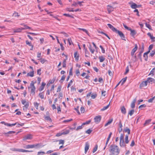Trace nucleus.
Here are the masks:
<instances>
[{
  "label": "nucleus",
  "instance_id": "obj_34",
  "mask_svg": "<svg viewBox=\"0 0 155 155\" xmlns=\"http://www.w3.org/2000/svg\"><path fill=\"white\" fill-rule=\"evenodd\" d=\"M63 15L66 16V17H70L72 18H74V17H73V16L70 15L69 14L64 13L63 14Z\"/></svg>",
  "mask_w": 155,
  "mask_h": 155
},
{
  "label": "nucleus",
  "instance_id": "obj_58",
  "mask_svg": "<svg viewBox=\"0 0 155 155\" xmlns=\"http://www.w3.org/2000/svg\"><path fill=\"white\" fill-rule=\"evenodd\" d=\"M81 113H84L85 111V109L83 107H81L80 109Z\"/></svg>",
  "mask_w": 155,
  "mask_h": 155
},
{
  "label": "nucleus",
  "instance_id": "obj_33",
  "mask_svg": "<svg viewBox=\"0 0 155 155\" xmlns=\"http://www.w3.org/2000/svg\"><path fill=\"white\" fill-rule=\"evenodd\" d=\"M56 77L54 78L52 80H50L49 81V84H52L55 81Z\"/></svg>",
  "mask_w": 155,
  "mask_h": 155
},
{
  "label": "nucleus",
  "instance_id": "obj_13",
  "mask_svg": "<svg viewBox=\"0 0 155 155\" xmlns=\"http://www.w3.org/2000/svg\"><path fill=\"white\" fill-rule=\"evenodd\" d=\"M137 101V99L136 98L134 99L133 101L132 102L131 104L130 107L131 108H134L135 107V103Z\"/></svg>",
  "mask_w": 155,
  "mask_h": 155
},
{
  "label": "nucleus",
  "instance_id": "obj_9",
  "mask_svg": "<svg viewBox=\"0 0 155 155\" xmlns=\"http://www.w3.org/2000/svg\"><path fill=\"white\" fill-rule=\"evenodd\" d=\"M138 48V47L137 45V44H135V47L131 51V55L132 56H133L134 53L137 50Z\"/></svg>",
  "mask_w": 155,
  "mask_h": 155
},
{
  "label": "nucleus",
  "instance_id": "obj_60",
  "mask_svg": "<svg viewBox=\"0 0 155 155\" xmlns=\"http://www.w3.org/2000/svg\"><path fill=\"white\" fill-rule=\"evenodd\" d=\"M100 47L101 48V49L102 52L103 53H105V50L104 49L103 47L101 45H100Z\"/></svg>",
  "mask_w": 155,
  "mask_h": 155
},
{
  "label": "nucleus",
  "instance_id": "obj_54",
  "mask_svg": "<svg viewBox=\"0 0 155 155\" xmlns=\"http://www.w3.org/2000/svg\"><path fill=\"white\" fill-rule=\"evenodd\" d=\"M129 71V68L128 66H127L126 68V71L124 73L125 74H127Z\"/></svg>",
  "mask_w": 155,
  "mask_h": 155
},
{
  "label": "nucleus",
  "instance_id": "obj_24",
  "mask_svg": "<svg viewBox=\"0 0 155 155\" xmlns=\"http://www.w3.org/2000/svg\"><path fill=\"white\" fill-rule=\"evenodd\" d=\"M128 136L127 135H126L125 137V142H124V143H125V144H128L129 143V141L128 140Z\"/></svg>",
  "mask_w": 155,
  "mask_h": 155
},
{
  "label": "nucleus",
  "instance_id": "obj_26",
  "mask_svg": "<svg viewBox=\"0 0 155 155\" xmlns=\"http://www.w3.org/2000/svg\"><path fill=\"white\" fill-rule=\"evenodd\" d=\"M22 28H18L14 30V32H21V31L23 30L22 29Z\"/></svg>",
  "mask_w": 155,
  "mask_h": 155
},
{
  "label": "nucleus",
  "instance_id": "obj_18",
  "mask_svg": "<svg viewBox=\"0 0 155 155\" xmlns=\"http://www.w3.org/2000/svg\"><path fill=\"white\" fill-rule=\"evenodd\" d=\"M45 85H46V83L44 82H42V83L40 87V88L39 89V90L40 91H42L44 89V87Z\"/></svg>",
  "mask_w": 155,
  "mask_h": 155
},
{
  "label": "nucleus",
  "instance_id": "obj_46",
  "mask_svg": "<svg viewBox=\"0 0 155 155\" xmlns=\"http://www.w3.org/2000/svg\"><path fill=\"white\" fill-rule=\"evenodd\" d=\"M83 125H82V124L81 125L78 126L77 127V128L76 129V130L77 131V130H78L80 129H82L83 128Z\"/></svg>",
  "mask_w": 155,
  "mask_h": 155
},
{
  "label": "nucleus",
  "instance_id": "obj_47",
  "mask_svg": "<svg viewBox=\"0 0 155 155\" xmlns=\"http://www.w3.org/2000/svg\"><path fill=\"white\" fill-rule=\"evenodd\" d=\"M91 121V120H89L86 121V122L82 124V125H85L86 124H89Z\"/></svg>",
  "mask_w": 155,
  "mask_h": 155
},
{
  "label": "nucleus",
  "instance_id": "obj_20",
  "mask_svg": "<svg viewBox=\"0 0 155 155\" xmlns=\"http://www.w3.org/2000/svg\"><path fill=\"white\" fill-rule=\"evenodd\" d=\"M124 132H127V133L128 134H130V130L127 127H126L124 129Z\"/></svg>",
  "mask_w": 155,
  "mask_h": 155
},
{
  "label": "nucleus",
  "instance_id": "obj_12",
  "mask_svg": "<svg viewBox=\"0 0 155 155\" xmlns=\"http://www.w3.org/2000/svg\"><path fill=\"white\" fill-rule=\"evenodd\" d=\"M129 31H130V35H131L132 37H134V36L137 34L136 31L134 30H132L131 28Z\"/></svg>",
  "mask_w": 155,
  "mask_h": 155
},
{
  "label": "nucleus",
  "instance_id": "obj_48",
  "mask_svg": "<svg viewBox=\"0 0 155 155\" xmlns=\"http://www.w3.org/2000/svg\"><path fill=\"white\" fill-rule=\"evenodd\" d=\"M45 154V153L44 151H40L38 152V155H43Z\"/></svg>",
  "mask_w": 155,
  "mask_h": 155
},
{
  "label": "nucleus",
  "instance_id": "obj_15",
  "mask_svg": "<svg viewBox=\"0 0 155 155\" xmlns=\"http://www.w3.org/2000/svg\"><path fill=\"white\" fill-rule=\"evenodd\" d=\"M107 26L109 28L112 30L114 32H115L117 29L115 28L113 26L110 24H107Z\"/></svg>",
  "mask_w": 155,
  "mask_h": 155
},
{
  "label": "nucleus",
  "instance_id": "obj_37",
  "mask_svg": "<svg viewBox=\"0 0 155 155\" xmlns=\"http://www.w3.org/2000/svg\"><path fill=\"white\" fill-rule=\"evenodd\" d=\"M135 111L134 109H132L130 110L128 113V114L130 115V116H131L134 113Z\"/></svg>",
  "mask_w": 155,
  "mask_h": 155
},
{
  "label": "nucleus",
  "instance_id": "obj_64",
  "mask_svg": "<svg viewBox=\"0 0 155 155\" xmlns=\"http://www.w3.org/2000/svg\"><path fill=\"white\" fill-rule=\"evenodd\" d=\"M135 145V142L134 140H132V141L131 143L130 144V146L131 147H133Z\"/></svg>",
  "mask_w": 155,
  "mask_h": 155
},
{
  "label": "nucleus",
  "instance_id": "obj_27",
  "mask_svg": "<svg viewBox=\"0 0 155 155\" xmlns=\"http://www.w3.org/2000/svg\"><path fill=\"white\" fill-rule=\"evenodd\" d=\"M151 119H148V120H146L145 123L144 124V126H147L148 124H149V123L151 122Z\"/></svg>",
  "mask_w": 155,
  "mask_h": 155
},
{
  "label": "nucleus",
  "instance_id": "obj_17",
  "mask_svg": "<svg viewBox=\"0 0 155 155\" xmlns=\"http://www.w3.org/2000/svg\"><path fill=\"white\" fill-rule=\"evenodd\" d=\"M147 81H143L140 84V88L144 87V86H146L147 85Z\"/></svg>",
  "mask_w": 155,
  "mask_h": 155
},
{
  "label": "nucleus",
  "instance_id": "obj_6",
  "mask_svg": "<svg viewBox=\"0 0 155 155\" xmlns=\"http://www.w3.org/2000/svg\"><path fill=\"white\" fill-rule=\"evenodd\" d=\"M101 119V117L100 115L96 116L94 118V122L97 124L100 122Z\"/></svg>",
  "mask_w": 155,
  "mask_h": 155
},
{
  "label": "nucleus",
  "instance_id": "obj_56",
  "mask_svg": "<svg viewBox=\"0 0 155 155\" xmlns=\"http://www.w3.org/2000/svg\"><path fill=\"white\" fill-rule=\"evenodd\" d=\"M92 130H91L90 129H89L86 131V133L87 134H90L92 132Z\"/></svg>",
  "mask_w": 155,
  "mask_h": 155
},
{
  "label": "nucleus",
  "instance_id": "obj_53",
  "mask_svg": "<svg viewBox=\"0 0 155 155\" xmlns=\"http://www.w3.org/2000/svg\"><path fill=\"white\" fill-rule=\"evenodd\" d=\"M27 45H29V46H31L32 45L31 42H29L28 41L26 40L25 41Z\"/></svg>",
  "mask_w": 155,
  "mask_h": 155
},
{
  "label": "nucleus",
  "instance_id": "obj_52",
  "mask_svg": "<svg viewBox=\"0 0 155 155\" xmlns=\"http://www.w3.org/2000/svg\"><path fill=\"white\" fill-rule=\"evenodd\" d=\"M146 105H145V104H142V105H141L138 108L139 109H141L142 108L145 107H146Z\"/></svg>",
  "mask_w": 155,
  "mask_h": 155
},
{
  "label": "nucleus",
  "instance_id": "obj_50",
  "mask_svg": "<svg viewBox=\"0 0 155 155\" xmlns=\"http://www.w3.org/2000/svg\"><path fill=\"white\" fill-rule=\"evenodd\" d=\"M97 147H98L97 145H96L93 149V153H94L97 150Z\"/></svg>",
  "mask_w": 155,
  "mask_h": 155
},
{
  "label": "nucleus",
  "instance_id": "obj_63",
  "mask_svg": "<svg viewBox=\"0 0 155 155\" xmlns=\"http://www.w3.org/2000/svg\"><path fill=\"white\" fill-rule=\"evenodd\" d=\"M63 133L62 132L60 133H58L56 135V136L57 137H59L60 136H61L62 135H63V134H62Z\"/></svg>",
  "mask_w": 155,
  "mask_h": 155
},
{
  "label": "nucleus",
  "instance_id": "obj_2",
  "mask_svg": "<svg viewBox=\"0 0 155 155\" xmlns=\"http://www.w3.org/2000/svg\"><path fill=\"white\" fill-rule=\"evenodd\" d=\"M124 134H121L120 137V145L121 147H124L126 146V145L124 142Z\"/></svg>",
  "mask_w": 155,
  "mask_h": 155
},
{
  "label": "nucleus",
  "instance_id": "obj_57",
  "mask_svg": "<svg viewBox=\"0 0 155 155\" xmlns=\"http://www.w3.org/2000/svg\"><path fill=\"white\" fill-rule=\"evenodd\" d=\"M123 25L124 27L127 30H129L131 28H130L128 27L127 26H126L125 24H123Z\"/></svg>",
  "mask_w": 155,
  "mask_h": 155
},
{
  "label": "nucleus",
  "instance_id": "obj_59",
  "mask_svg": "<svg viewBox=\"0 0 155 155\" xmlns=\"http://www.w3.org/2000/svg\"><path fill=\"white\" fill-rule=\"evenodd\" d=\"M72 69L73 68H71L69 72V75H72Z\"/></svg>",
  "mask_w": 155,
  "mask_h": 155
},
{
  "label": "nucleus",
  "instance_id": "obj_61",
  "mask_svg": "<svg viewBox=\"0 0 155 155\" xmlns=\"http://www.w3.org/2000/svg\"><path fill=\"white\" fill-rule=\"evenodd\" d=\"M15 133V131H9L8 132L5 133L6 134H14Z\"/></svg>",
  "mask_w": 155,
  "mask_h": 155
},
{
  "label": "nucleus",
  "instance_id": "obj_8",
  "mask_svg": "<svg viewBox=\"0 0 155 155\" xmlns=\"http://www.w3.org/2000/svg\"><path fill=\"white\" fill-rule=\"evenodd\" d=\"M144 49V47L143 46V44L142 48L141 49V50L139 52V53L138 54V57L141 60L142 58H141V54L143 53Z\"/></svg>",
  "mask_w": 155,
  "mask_h": 155
},
{
  "label": "nucleus",
  "instance_id": "obj_19",
  "mask_svg": "<svg viewBox=\"0 0 155 155\" xmlns=\"http://www.w3.org/2000/svg\"><path fill=\"white\" fill-rule=\"evenodd\" d=\"M147 35L150 37L153 42L155 41V40L154 39L155 38V37H153L150 32L148 33L147 34Z\"/></svg>",
  "mask_w": 155,
  "mask_h": 155
},
{
  "label": "nucleus",
  "instance_id": "obj_38",
  "mask_svg": "<svg viewBox=\"0 0 155 155\" xmlns=\"http://www.w3.org/2000/svg\"><path fill=\"white\" fill-rule=\"evenodd\" d=\"M35 88H31V94H32V95H34L35 94Z\"/></svg>",
  "mask_w": 155,
  "mask_h": 155
},
{
  "label": "nucleus",
  "instance_id": "obj_36",
  "mask_svg": "<svg viewBox=\"0 0 155 155\" xmlns=\"http://www.w3.org/2000/svg\"><path fill=\"white\" fill-rule=\"evenodd\" d=\"M155 54V49H154L150 53V56L151 57H153Z\"/></svg>",
  "mask_w": 155,
  "mask_h": 155
},
{
  "label": "nucleus",
  "instance_id": "obj_7",
  "mask_svg": "<svg viewBox=\"0 0 155 155\" xmlns=\"http://www.w3.org/2000/svg\"><path fill=\"white\" fill-rule=\"evenodd\" d=\"M32 138V135L31 134H28L25 136L23 137V140H27L31 139Z\"/></svg>",
  "mask_w": 155,
  "mask_h": 155
},
{
  "label": "nucleus",
  "instance_id": "obj_10",
  "mask_svg": "<svg viewBox=\"0 0 155 155\" xmlns=\"http://www.w3.org/2000/svg\"><path fill=\"white\" fill-rule=\"evenodd\" d=\"M89 148V143L88 142H87L85 143V153H86L87 151L88 150Z\"/></svg>",
  "mask_w": 155,
  "mask_h": 155
},
{
  "label": "nucleus",
  "instance_id": "obj_40",
  "mask_svg": "<svg viewBox=\"0 0 155 155\" xmlns=\"http://www.w3.org/2000/svg\"><path fill=\"white\" fill-rule=\"evenodd\" d=\"M65 77L64 75H63L61 78V79L60 80V81L61 83L63 82V81H64L65 79Z\"/></svg>",
  "mask_w": 155,
  "mask_h": 155
},
{
  "label": "nucleus",
  "instance_id": "obj_14",
  "mask_svg": "<svg viewBox=\"0 0 155 155\" xmlns=\"http://www.w3.org/2000/svg\"><path fill=\"white\" fill-rule=\"evenodd\" d=\"M107 10L109 13H110L114 10V8L111 6L109 5L107 6Z\"/></svg>",
  "mask_w": 155,
  "mask_h": 155
},
{
  "label": "nucleus",
  "instance_id": "obj_43",
  "mask_svg": "<svg viewBox=\"0 0 155 155\" xmlns=\"http://www.w3.org/2000/svg\"><path fill=\"white\" fill-rule=\"evenodd\" d=\"M70 132V131L69 130H67L65 131H64L62 133H63V135H65L68 134Z\"/></svg>",
  "mask_w": 155,
  "mask_h": 155
},
{
  "label": "nucleus",
  "instance_id": "obj_21",
  "mask_svg": "<svg viewBox=\"0 0 155 155\" xmlns=\"http://www.w3.org/2000/svg\"><path fill=\"white\" fill-rule=\"evenodd\" d=\"M121 110L123 114H125L126 113V109L124 106H123L121 107Z\"/></svg>",
  "mask_w": 155,
  "mask_h": 155
},
{
  "label": "nucleus",
  "instance_id": "obj_3",
  "mask_svg": "<svg viewBox=\"0 0 155 155\" xmlns=\"http://www.w3.org/2000/svg\"><path fill=\"white\" fill-rule=\"evenodd\" d=\"M41 146L39 143H37L35 144L28 145L26 146V148L27 149L32 148L34 147L39 148L41 147Z\"/></svg>",
  "mask_w": 155,
  "mask_h": 155
},
{
  "label": "nucleus",
  "instance_id": "obj_39",
  "mask_svg": "<svg viewBox=\"0 0 155 155\" xmlns=\"http://www.w3.org/2000/svg\"><path fill=\"white\" fill-rule=\"evenodd\" d=\"M45 118L46 120H49L51 122L52 121L51 119L49 116H46Z\"/></svg>",
  "mask_w": 155,
  "mask_h": 155
},
{
  "label": "nucleus",
  "instance_id": "obj_45",
  "mask_svg": "<svg viewBox=\"0 0 155 155\" xmlns=\"http://www.w3.org/2000/svg\"><path fill=\"white\" fill-rule=\"evenodd\" d=\"M34 105L36 108L37 109H38L39 104L37 102H35L34 103Z\"/></svg>",
  "mask_w": 155,
  "mask_h": 155
},
{
  "label": "nucleus",
  "instance_id": "obj_51",
  "mask_svg": "<svg viewBox=\"0 0 155 155\" xmlns=\"http://www.w3.org/2000/svg\"><path fill=\"white\" fill-rule=\"evenodd\" d=\"M79 107V106H78V107H77L76 108H74V109L76 110V112H77L78 114L79 115H80V113L78 110Z\"/></svg>",
  "mask_w": 155,
  "mask_h": 155
},
{
  "label": "nucleus",
  "instance_id": "obj_44",
  "mask_svg": "<svg viewBox=\"0 0 155 155\" xmlns=\"http://www.w3.org/2000/svg\"><path fill=\"white\" fill-rule=\"evenodd\" d=\"M89 49L90 51L92 54H93L94 51V49H92L91 48V45L89 47Z\"/></svg>",
  "mask_w": 155,
  "mask_h": 155
},
{
  "label": "nucleus",
  "instance_id": "obj_32",
  "mask_svg": "<svg viewBox=\"0 0 155 155\" xmlns=\"http://www.w3.org/2000/svg\"><path fill=\"white\" fill-rule=\"evenodd\" d=\"M146 52L144 53L143 54V57L145 58V60L147 61L148 60V56H147V54H148L146 53Z\"/></svg>",
  "mask_w": 155,
  "mask_h": 155
},
{
  "label": "nucleus",
  "instance_id": "obj_4",
  "mask_svg": "<svg viewBox=\"0 0 155 155\" xmlns=\"http://www.w3.org/2000/svg\"><path fill=\"white\" fill-rule=\"evenodd\" d=\"M11 150L13 151H18L19 152H29L32 151L28 150L23 149H17L15 148H13L12 149H11Z\"/></svg>",
  "mask_w": 155,
  "mask_h": 155
},
{
  "label": "nucleus",
  "instance_id": "obj_25",
  "mask_svg": "<svg viewBox=\"0 0 155 155\" xmlns=\"http://www.w3.org/2000/svg\"><path fill=\"white\" fill-rule=\"evenodd\" d=\"M153 47V45L151 44L150 45L148 48V51L146 52V53L149 54L150 52V51L152 50Z\"/></svg>",
  "mask_w": 155,
  "mask_h": 155
},
{
  "label": "nucleus",
  "instance_id": "obj_49",
  "mask_svg": "<svg viewBox=\"0 0 155 155\" xmlns=\"http://www.w3.org/2000/svg\"><path fill=\"white\" fill-rule=\"evenodd\" d=\"M145 25H146V27L147 28H148L149 29H151V27L150 24H148L146 23L145 24Z\"/></svg>",
  "mask_w": 155,
  "mask_h": 155
},
{
  "label": "nucleus",
  "instance_id": "obj_42",
  "mask_svg": "<svg viewBox=\"0 0 155 155\" xmlns=\"http://www.w3.org/2000/svg\"><path fill=\"white\" fill-rule=\"evenodd\" d=\"M155 99V96L152 98L150 99L148 101L149 103H151L153 102V101Z\"/></svg>",
  "mask_w": 155,
  "mask_h": 155
},
{
  "label": "nucleus",
  "instance_id": "obj_22",
  "mask_svg": "<svg viewBox=\"0 0 155 155\" xmlns=\"http://www.w3.org/2000/svg\"><path fill=\"white\" fill-rule=\"evenodd\" d=\"M34 76V71H32L30 72L29 73H27V76H30L33 77Z\"/></svg>",
  "mask_w": 155,
  "mask_h": 155
},
{
  "label": "nucleus",
  "instance_id": "obj_29",
  "mask_svg": "<svg viewBox=\"0 0 155 155\" xmlns=\"http://www.w3.org/2000/svg\"><path fill=\"white\" fill-rule=\"evenodd\" d=\"M127 78V77H125V78H123L121 81V84L122 85L126 81Z\"/></svg>",
  "mask_w": 155,
  "mask_h": 155
},
{
  "label": "nucleus",
  "instance_id": "obj_1",
  "mask_svg": "<svg viewBox=\"0 0 155 155\" xmlns=\"http://www.w3.org/2000/svg\"><path fill=\"white\" fill-rule=\"evenodd\" d=\"M109 150L110 153V155H118L120 151L119 147L115 144L110 145Z\"/></svg>",
  "mask_w": 155,
  "mask_h": 155
},
{
  "label": "nucleus",
  "instance_id": "obj_23",
  "mask_svg": "<svg viewBox=\"0 0 155 155\" xmlns=\"http://www.w3.org/2000/svg\"><path fill=\"white\" fill-rule=\"evenodd\" d=\"M21 25H23L24 27V28H22V29L23 30L28 29H31V28L30 27H29L28 26L26 25H24V24H21Z\"/></svg>",
  "mask_w": 155,
  "mask_h": 155
},
{
  "label": "nucleus",
  "instance_id": "obj_62",
  "mask_svg": "<svg viewBox=\"0 0 155 155\" xmlns=\"http://www.w3.org/2000/svg\"><path fill=\"white\" fill-rule=\"evenodd\" d=\"M41 69H39L37 71V74L40 75L41 74Z\"/></svg>",
  "mask_w": 155,
  "mask_h": 155
},
{
  "label": "nucleus",
  "instance_id": "obj_41",
  "mask_svg": "<svg viewBox=\"0 0 155 155\" xmlns=\"http://www.w3.org/2000/svg\"><path fill=\"white\" fill-rule=\"evenodd\" d=\"M39 96L41 99L44 98V95L43 92L40 93L39 94Z\"/></svg>",
  "mask_w": 155,
  "mask_h": 155
},
{
  "label": "nucleus",
  "instance_id": "obj_16",
  "mask_svg": "<svg viewBox=\"0 0 155 155\" xmlns=\"http://www.w3.org/2000/svg\"><path fill=\"white\" fill-rule=\"evenodd\" d=\"M74 58H75V61H78L79 60V55L78 54V51H76L74 52Z\"/></svg>",
  "mask_w": 155,
  "mask_h": 155
},
{
  "label": "nucleus",
  "instance_id": "obj_30",
  "mask_svg": "<svg viewBox=\"0 0 155 155\" xmlns=\"http://www.w3.org/2000/svg\"><path fill=\"white\" fill-rule=\"evenodd\" d=\"M131 7L133 9H135L137 8V5L134 3H133L131 5Z\"/></svg>",
  "mask_w": 155,
  "mask_h": 155
},
{
  "label": "nucleus",
  "instance_id": "obj_35",
  "mask_svg": "<svg viewBox=\"0 0 155 155\" xmlns=\"http://www.w3.org/2000/svg\"><path fill=\"white\" fill-rule=\"evenodd\" d=\"M154 72H155V67L152 69L151 71H150L149 75L152 74L153 76L154 75Z\"/></svg>",
  "mask_w": 155,
  "mask_h": 155
},
{
  "label": "nucleus",
  "instance_id": "obj_11",
  "mask_svg": "<svg viewBox=\"0 0 155 155\" xmlns=\"http://www.w3.org/2000/svg\"><path fill=\"white\" fill-rule=\"evenodd\" d=\"M147 83H151L152 84L153 82H155V80L151 78H147Z\"/></svg>",
  "mask_w": 155,
  "mask_h": 155
},
{
  "label": "nucleus",
  "instance_id": "obj_28",
  "mask_svg": "<svg viewBox=\"0 0 155 155\" xmlns=\"http://www.w3.org/2000/svg\"><path fill=\"white\" fill-rule=\"evenodd\" d=\"M99 58L100 60V61L101 62H103L104 61V60L105 59V58L103 56L99 57Z\"/></svg>",
  "mask_w": 155,
  "mask_h": 155
},
{
  "label": "nucleus",
  "instance_id": "obj_55",
  "mask_svg": "<svg viewBox=\"0 0 155 155\" xmlns=\"http://www.w3.org/2000/svg\"><path fill=\"white\" fill-rule=\"evenodd\" d=\"M29 106V104L28 102H27V103L25 105V106L23 108V109L24 110V107H25L26 109Z\"/></svg>",
  "mask_w": 155,
  "mask_h": 155
},
{
  "label": "nucleus",
  "instance_id": "obj_5",
  "mask_svg": "<svg viewBox=\"0 0 155 155\" xmlns=\"http://www.w3.org/2000/svg\"><path fill=\"white\" fill-rule=\"evenodd\" d=\"M115 32L116 33L118 34L122 40L125 41H126V40L125 39V35L122 32L117 29L115 31Z\"/></svg>",
  "mask_w": 155,
  "mask_h": 155
},
{
  "label": "nucleus",
  "instance_id": "obj_31",
  "mask_svg": "<svg viewBox=\"0 0 155 155\" xmlns=\"http://www.w3.org/2000/svg\"><path fill=\"white\" fill-rule=\"evenodd\" d=\"M110 104H109L108 105H107V106L104 107L103 108L101 109V111H104L107 109L109 106Z\"/></svg>",
  "mask_w": 155,
  "mask_h": 155
}]
</instances>
